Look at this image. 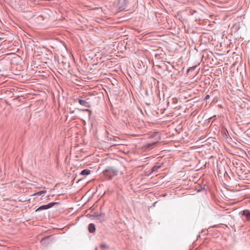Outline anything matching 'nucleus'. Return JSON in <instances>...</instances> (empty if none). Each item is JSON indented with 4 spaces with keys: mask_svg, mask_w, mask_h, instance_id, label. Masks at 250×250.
<instances>
[{
    "mask_svg": "<svg viewBox=\"0 0 250 250\" xmlns=\"http://www.w3.org/2000/svg\"><path fill=\"white\" fill-rule=\"evenodd\" d=\"M118 170L111 167H107L104 171V175L109 180L117 175Z\"/></svg>",
    "mask_w": 250,
    "mask_h": 250,
    "instance_id": "f257e3e1",
    "label": "nucleus"
},
{
    "mask_svg": "<svg viewBox=\"0 0 250 250\" xmlns=\"http://www.w3.org/2000/svg\"><path fill=\"white\" fill-rule=\"evenodd\" d=\"M58 202H50L46 205H42L40 207H39L38 208H37L36 210V212H39L40 211L43 210H46L47 209H49L50 208H52L55 205L58 204Z\"/></svg>",
    "mask_w": 250,
    "mask_h": 250,
    "instance_id": "f03ea898",
    "label": "nucleus"
},
{
    "mask_svg": "<svg viewBox=\"0 0 250 250\" xmlns=\"http://www.w3.org/2000/svg\"><path fill=\"white\" fill-rule=\"evenodd\" d=\"M157 142H154L153 143H149L140 145L138 146V147L141 150H142V151H148L152 149L154 145Z\"/></svg>",
    "mask_w": 250,
    "mask_h": 250,
    "instance_id": "7ed1b4c3",
    "label": "nucleus"
},
{
    "mask_svg": "<svg viewBox=\"0 0 250 250\" xmlns=\"http://www.w3.org/2000/svg\"><path fill=\"white\" fill-rule=\"evenodd\" d=\"M240 214L245 218V222H250V210L244 209L240 212Z\"/></svg>",
    "mask_w": 250,
    "mask_h": 250,
    "instance_id": "20e7f679",
    "label": "nucleus"
},
{
    "mask_svg": "<svg viewBox=\"0 0 250 250\" xmlns=\"http://www.w3.org/2000/svg\"><path fill=\"white\" fill-rule=\"evenodd\" d=\"M93 216L96 220L99 221L100 223L103 222L105 219V215L104 213L100 214L95 213Z\"/></svg>",
    "mask_w": 250,
    "mask_h": 250,
    "instance_id": "39448f33",
    "label": "nucleus"
},
{
    "mask_svg": "<svg viewBox=\"0 0 250 250\" xmlns=\"http://www.w3.org/2000/svg\"><path fill=\"white\" fill-rule=\"evenodd\" d=\"M229 144L232 147L238 149H242L243 146L240 142H229Z\"/></svg>",
    "mask_w": 250,
    "mask_h": 250,
    "instance_id": "423d86ee",
    "label": "nucleus"
},
{
    "mask_svg": "<svg viewBox=\"0 0 250 250\" xmlns=\"http://www.w3.org/2000/svg\"><path fill=\"white\" fill-rule=\"evenodd\" d=\"M78 103L81 105H83L86 107H89L90 106V103L89 99H87L85 100L79 99Z\"/></svg>",
    "mask_w": 250,
    "mask_h": 250,
    "instance_id": "0eeeda50",
    "label": "nucleus"
},
{
    "mask_svg": "<svg viewBox=\"0 0 250 250\" xmlns=\"http://www.w3.org/2000/svg\"><path fill=\"white\" fill-rule=\"evenodd\" d=\"M88 229L90 233L94 232L96 230L95 225L93 223L89 224L88 225Z\"/></svg>",
    "mask_w": 250,
    "mask_h": 250,
    "instance_id": "6e6552de",
    "label": "nucleus"
},
{
    "mask_svg": "<svg viewBox=\"0 0 250 250\" xmlns=\"http://www.w3.org/2000/svg\"><path fill=\"white\" fill-rule=\"evenodd\" d=\"M90 171L88 169H84L80 172V175L87 176L90 173Z\"/></svg>",
    "mask_w": 250,
    "mask_h": 250,
    "instance_id": "1a4fd4ad",
    "label": "nucleus"
},
{
    "mask_svg": "<svg viewBox=\"0 0 250 250\" xmlns=\"http://www.w3.org/2000/svg\"><path fill=\"white\" fill-rule=\"evenodd\" d=\"M161 167V166L159 165H156L151 169V172H154L157 170L159 168Z\"/></svg>",
    "mask_w": 250,
    "mask_h": 250,
    "instance_id": "9d476101",
    "label": "nucleus"
},
{
    "mask_svg": "<svg viewBox=\"0 0 250 250\" xmlns=\"http://www.w3.org/2000/svg\"><path fill=\"white\" fill-rule=\"evenodd\" d=\"M46 190H41V191L36 192V194H38V195L39 196H43L44 195L45 193H46Z\"/></svg>",
    "mask_w": 250,
    "mask_h": 250,
    "instance_id": "9b49d317",
    "label": "nucleus"
},
{
    "mask_svg": "<svg viewBox=\"0 0 250 250\" xmlns=\"http://www.w3.org/2000/svg\"><path fill=\"white\" fill-rule=\"evenodd\" d=\"M117 144H113V143H110V146H107L105 147V148H107V147L111 146H115V145H117Z\"/></svg>",
    "mask_w": 250,
    "mask_h": 250,
    "instance_id": "f8f14e48",
    "label": "nucleus"
},
{
    "mask_svg": "<svg viewBox=\"0 0 250 250\" xmlns=\"http://www.w3.org/2000/svg\"><path fill=\"white\" fill-rule=\"evenodd\" d=\"M155 135L156 136V138H155V139H159V135L158 133H156Z\"/></svg>",
    "mask_w": 250,
    "mask_h": 250,
    "instance_id": "ddd939ff",
    "label": "nucleus"
},
{
    "mask_svg": "<svg viewBox=\"0 0 250 250\" xmlns=\"http://www.w3.org/2000/svg\"><path fill=\"white\" fill-rule=\"evenodd\" d=\"M209 98V95H207L205 97V100H208Z\"/></svg>",
    "mask_w": 250,
    "mask_h": 250,
    "instance_id": "4468645a",
    "label": "nucleus"
},
{
    "mask_svg": "<svg viewBox=\"0 0 250 250\" xmlns=\"http://www.w3.org/2000/svg\"><path fill=\"white\" fill-rule=\"evenodd\" d=\"M101 246L103 248H105L106 247V245L105 244H102Z\"/></svg>",
    "mask_w": 250,
    "mask_h": 250,
    "instance_id": "2eb2a0df",
    "label": "nucleus"
},
{
    "mask_svg": "<svg viewBox=\"0 0 250 250\" xmlns=\"http://www.w3.org/2000/svg\"><path fill=\"white\" fill-rule=\"evenodd\" d=\"M47 238H42V240H41V242H42V243H43V242L44 241H45Z\"/></svg>",
    "mask_w": 250,
    "mask_h": 250,
    "instance_id": "dca6fc26",
    "label": "nucleus"
},
{
    "mask_svg": "<svg viewBox=\"0 0 250 250\" xmlns=\"http://www.w3.org/2000/svg\"><path fill=\"white\" fill-rule=\"evenodd\" d=\"M33 196H34L35 197H37L38 196H39L38 195V194H36V193H34L33 195Z\"/></svg>",
    "mask_w": 250,
    "mask_h": 250,
    "instance_id": "f3484780",
    "label": "nucleus"
},
{
    "mask_svg": "<svg viewBox=\"0 0 250 250\" xmlns=\"http://www.w3.org/2000/svg\"><path fill=\"white\" fill-rule=\"evenodd\" d=\"M240 170L242 171V172H243L245 170L243 168L241 167Z\"/></svg>",
    "mask_w": 250,
    "mask_h": 250,
    "instance_id": "a211bd4d",
    "label": "nucleus"
},
{
    "mask_svg": "<svg viewBox=\"0 0 250 250\" xmlns=\"http://www.w3.org/2000/svg\"><path fill=\"white\" fill-rule=\"evenodd\" d=\"M174 142L175 143H178L179 142L176 141V142Z\"/></svg>",
    "mask_w": 250,
    "mask_h": 250,
    "instance_id": "6ab92c4d",
    "label": "nucleus"
},
{
    "mask_svg": "<svg viewBox=\"0 0 250 250\" xmlns=\"http://www.w3.org/2000/svg\"><path fill=\"white\" fill-rule=\"evenodd\" d=\"M103 142V143H107V142H105V141H104V142Z\"/></svg>",
    "mask_w": 250,
    "mask_h": 250,
    "instance_id": "aec40b11",
    "label": "nucleus"
}]
</instances>
